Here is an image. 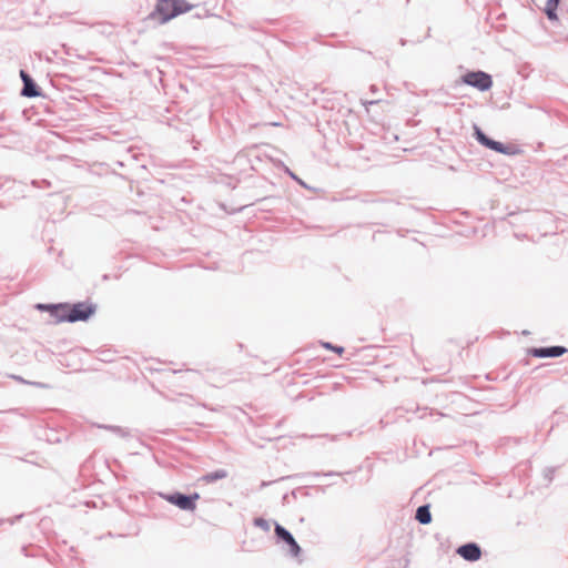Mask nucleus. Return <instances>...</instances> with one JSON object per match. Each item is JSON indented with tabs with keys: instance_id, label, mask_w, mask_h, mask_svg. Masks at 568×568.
Wrapping results in <instances>:
<instances>
[{
	"instance_id": "obj_21",
	"label": "nucleus",
	"mask_w": 568,
	"mask_h": 568,
	"mask_svg": "<svg viewBox=\"0 0 568 568\" xmlns=\"http://www.w3.org/2000/svg\"><path fill=\"white\" fill-rule=\"evenodd\" d=\"M378 103V100L363 101L364 105Z\"/></svg>"
},
{
	"instance_id": "obj_14",
	"label": "nucleus",
	"mask_w": 568,
	"mask_h": 568,
	"mask_svg": "<svg viewBox=\"0 0 568 568\" xmlns=\"http://www.w3.org/2000/svg\"><path fill=\"white\" fill-rule=\"evenodd\" d=\"M254 525H255L256 527L262 528V529H263V530H265V531H268V530H270V524H268V521H267L266 519H264V518H255V519H254Z\"/></svg>"
},
{
	"instance_id": "obj_7",
	"label": "nucleus",
	"mask_w": 568,
	"mask_h": 568,
	"mask_svg": "<svg viewBox=\"0 0 568 568\" xmlns=\"http://www.w3.org/2000/svg\"><path fill=\"white\" fill-rule=\"evenodd\" d=\"M567 352L564 346H549V347H534L529 351L534 357L546 358V357H559Z\"/></svg>"
},
{
	"instance_id": "obj_10",
	"label": "nucleus",
	"mask_w": 568,
	"mask_h": 568,
	"mask_svg": "<svg viewBox=\"0 0 568 568\" xmlns=\"http://www.w3.org/2000/svg\"><path fill=\"white\" fill-rule=\"evenodd\" d=\"M50 315L55 320L57 323L69 322L70 304L59 303L54 304V306H50Z\"/></svg>"
},
{
	"instance_id": "obj_4",
	"label": "nucleus",
	"mask_w": 568,
	"mask_h": 568,
	"mask_svg": "<svg viewBox=\"0 0 568 568\" xmlns=\"http://www.w3.org/2000/svg\"><path fill=\"white\" fill-rule=\"evenodd\" d=\"M462 80L465 84L474 87L479 91H487L493 85L491 77L484 71L467 72L463 75Z\"/></svg>"
},
{
	"instance_id": "obj_2",
	"label": "nucleus",
	"mask_w": 568,
	"mask_h": 568,
	"mask_svg": "<svg viewBox=\"0 0 568 568\" xmlns=\"http://www.w3.org/2000/svg\"><path fill=\"white\" fill-rule=\"evenodd\" d=\"M160 497L182 510L194 511L196 509V500L200 498V495L197 493L185 495L180 491H175L172 494L160 493Z\"/></svg>"
},
{
	"instance_id": "obj_6",
	"label": "nucleus",
	"mask_w": 568,
	"mask_h": 568,
	"mask_svg": "<svg viewBox=\"0 0 568 568\" xmlns=\"http://www.w3.org/2000/svg\"><path fill=\"white\" fill-rule=\"evenodd\" d=\"M275 535L277 539L284 541L290 547V554L294 557L301 552V547L296 542L293 535L280 524H275Z\"/></svg>"
},
{
	"instance_id": "obj_13",
	"label": "nucleus",
	"mask_w": 568,
	"mask_h": 568,
	"mask_svg": "<svg viewBox=\"0 0 568 568\" xmlns=\"http://www.w3.org/2000/svg\"><path fill=\"white\" fill-rule=\"evenodd\" d=\"M102 428H105V429H109L113 433H115L116 435L121 436V437H124L128 435V432L119 426H101Z\"/></svg>"
},
{
	"instance_id": "obj_20",
	"label": "nucleus",
	"mask_w": 568,
	"mask_h": 568,
	"mask_svg": "<svg viewBox=\"0 0 568 568\" xmlns=\"http://www.w3.org/2000/svg\"><path fill=\"white\" fill-rule=\"evenodd\" d=\"M323 476H339V473L328 471V473L323 474Z\"/></svg>"
},
{
	"instance_id": "obj_1",
	"label": "nucleus",
	"mask_w": 568,
	"mask_h": 568,
	"mask_svg": "<svg viewBox=\"0 0 568 568\" xmlns=\"http://www.w3.org/2000/svg\"><path fill=\"white\" fill-rule=\"evenodd\" d=\"M191 8L185 0H158L154 11L150 13L149 18L158 19L161 24H164L179 14L190 11Z\"/></svg>"
},
{
	"instance_id": "obj_16",
	"label": "nucleus",
	"mask_w": 568,
	"mask_h": 568,
	"mask_svg": "<svg viewBox=\"0 0 568 568\" xmlns=\"http://www.w3.org/2000/svg\"><path fill=\"white\" fill-rule=\"evenodd\" d=\"M326 349H331L337 354H342L344 352V348L342 346L333 345L328 342L322 344Z\"/></svg>"
},
{
	"instance_id": "obj_5",
	"label": "nucleus",
	"mask_w": 568,
	"mask_h": 568,
	"mask_svg": "<svg viewBox=\"0 0 568 568\" xmlns=\"http://www.w3.org/2000/svg\"><path fill=\"white\" fill-rule=\"evenodd\" d=\"M474 135L476 140L484 146L501 154H509V148L501 142L495 141L487 136L477 125H474Z\"/></svg>"
},
{
	"instance_id": "obj_23",
	"label": "nucleus",
	"mask_w": 568,
	"mask_h": 568,
	"mask_svg": "<svg viewBox=\"0 0 568 568\" xmlns=\"http://www.w3.org/2000/svg\"><path fill=\"white\" fill-rule=\"evenodd\" d=\"M551 473H552V470H550V469H548L546 471V477L548 478L549 481L551 480Z\"/></svg>"
},
{
	"instance_id": "obj_3",
	"label": "nucleus",
	"mask_w": 568,
	"mask_h": 568,
	"mask_svg": "<svg viewBox=\"0 0 568 568\" xmlns=\"http://www.w3.org/2000/svg\"><path fill=\"white\" fill-rule=\"evenodd\" d=\"M97 311V305L88 302H79L70 305L69 323L85 322Z\"/></svg>"
},
{
	"instance_id": "obj_19",
	"label": "nucleus",
	"mask_w": 568,
	"mask_h": 568,
	"mask_svg": "<svg viewBox=\"0 0 568 568\" xmlns=\"http://www.w3.org/2000/svg\"><path fill=\"white\" fill-rule=\"evenodd\" d=\"M286 171L293 180L297 181L301 185L306 186L304 182L301 179H298L293 172H291L288 169H286Z\"/></svg>"
},
{
	"instance_id": "obj_22",
	"label": "nucleus",
	"mask_w": 568,
	"mask_h": 568,
	"mask_svg": "<svg viewBox=\"0 0 568 568\" xmlns=\"http://www.w3.org/2000/svg\"><path fill=\"white\" fill-rule=\"evenodd\" d=\"M11 377H12L13 379H16V381L21 382V383H27V382H26L22 377H20V376L12 375Z\"/></svg>"
},
{
	"instance_id": "obj_9",
	"label": "nucleus",
	"mask_w": 568,
	"mask_h": 568,
	"mask_svg": "<svg viewBox=\"0 0 568 568\" xmlns=\"http://www.w3.org/2000/svg\"><path fill=\"white\" fill-rule=\"evenodd\" d=\"M20 77L23 82V88H22L21 94L23 97H28V98L39 97L40 95L39 88H38L37 83L33 81V79L31 78V75L28 72H26L24 70H21Z\"/></svg>"
},
{
	"instance_id": "obj_8",
	"label": "nucleus",
	"mask_w": 568,
	"mask_h": 568,
	"mask_svg": "<svg viewBox=\"0 0 568 568\" xmlns=\"http://www.w3.org/2000/svg\"><path fill=\"white\" fill-rule=\"evenodd\" d=\"M457 554L467 561H477L481 557V549L476 542H467L457 548Z\"/></svg>"
},
{
	"instance_id": "obj_18",
	"label": "nucleus",
	"mask_w": 568,
	"mask_h": 568,
	"mask_svg": "<svg viewBox=\"0 0 568 568\" xmlns=\"http://www.w3.org/2000/svg\"><path fill=\"white\" fill-rule=\"evenodd\" d=\"M50 306H54V304H37V308L40 310V311H47L51 314V308Z\"/></svg>"
},
{
	"instance_id": "obj_12",
	"label": "nucleus",
	"mask_w": 568,
	"mask_h": 568,
	"mask_svg": "<svg viewBox=\"0 0 568 568\" xmlns=\"http://www.w3.org/2000/svg\"><path fill=\"white\" fill-rule=\"evenodd\" d=\"M227 476L229 473L225 469H217L203 475L201 479L205 483H214L216 480L224 479Z\"/></svg>"
},
{
	"instance_id": "obj_24",
	"label": "nucleus",
	"mask_w": 568,
	"mask_h": 568,
	"mask_svg": "<svg viewBox=\"0 0 568 568\" xmlns=\"http://www.w3.org/2000/svg\"><path fill=\"white\" fill-rule=\"evenodd\" d=\"M371 90H372L373 92H376V87H375V85H372V87H371Z\"/></svg>"
},
{
	"instance_id": "obj_15",
	"label": "nucleus",
	"mask_w": 568,
	"mask_h": 568,
	"mask_svg": "<svg viewBox=\"0 0 568 568\" xmlns=\"http://www.w3.org/2000/svg\"><path fill=\"white\" fill-rule=\"evenodd\" d=\"M544 11H545V14L547 16V18L550 21H557L558 20L557 9L545 8Z\"/></svg>"
},
{
	"instance_id": "obj_11",
	"label": "nucleus",
	"mask_w": 568,
	"mask_h": 568,
	"mask_svg": "<svg viewBox=\"0 0 568 568\" xmlns=\"http://www.w3.org/2000/svg\"><path fill=\"white\" fill-rule=\"evenodd\" d=\"M415 518L422 525L429 524L432 521V514H430L429 505L419 506L416 510Z\"/></svg>"
},
{
	"instance_id": "obj_17",
	"label": "nucleus",
	"mask_w": 568,
	"mask_h": 568,
	"mask_svg": "<svg viewBox=\"0 0 568 568\" xmlns=\"http://www.w3.org/2000/svg\"><path fill=\"white\" fill-rule=\"evenodd\" d=\"M560 0H547L545 8L557 9Z\"/></svg>"
}]
</instances>
